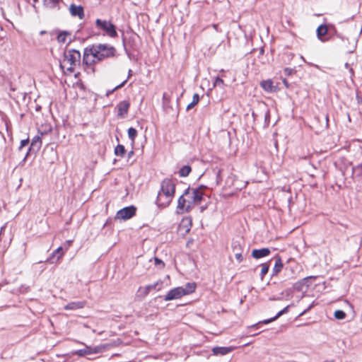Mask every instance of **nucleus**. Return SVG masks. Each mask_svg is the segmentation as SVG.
I'll return each instance as SVG.
<instances>
[{
    "instance_id": "nucleus-21",
    "label": "nucleus",
    "mask_w": 362,
    "mask_h": 362,
    "mask_svg": "<svg viewBox=\"0 0 362 362\" xmlns=\"http://www.w3.org/2000/svg\"><path fill=\"white\" fill-rule=\"evenodd\" d=\"M61 1H62V0H43V4L49 9L59 10V3Z\"/></svg>"
},
{
    "instance_id": "nucleus-29",
    "label": "nucleus",
    "mask_w": 362,
    "mask_h": 362,
    "mask_svg": "<svg viewBox=\"0 0 362 362\" xmlns=\"http://www.w3.org/2000/svg\"><path fill=\"white\" fill-rule=\"evenodd\" d=\"M192 171V168L189 165H186L182 166L179 170V175L180 177H186L187 176L190 172Z\"/></svg>"
},
{
    "instance_id": "nucleus-38",
    "label": "nucleus",
    "mask_w": 362,
    "mask_h": 362,
    "mask_svg": "<svg viewBox=\"0 0 362 362\" xmlns=\"http://www.w3.org/2000/svg\"><path fill=\"white\" fill-rule=\"evenodd\" d=\"M90 354H98L101 352L102 349L100 346H90Z\"/></svg>"
},
{
    "instance_id": "nucleus-41",
    "label": "nucleus",
    "mask_w": 362,
    "mask_h": 362,
    "mask_svg": "<svg viewBox=\"0 0 362 362\" xmlns=\"http://www.w3.org/2000/svg\"><path fill=\"white\" fill-rule=\"evenodd\" d=\"M313 305H314V303H311L308 307V308H306L305 310H304L303 312H301L300 314H299V317L300 316H303V315H305L308 311H309L313 307Z\"/></svg>"
},
{
    "instance_id": "nucleus-40",
    "label": "nucleus",
    "mask_w": 362,
    "mask_h": 362,
    "mask_svg": "<svg viewBox=\"0 0 362 362\" xmlns=\"http://www.w3.org/2000/svg\"><path fill=\"white\" fill-rule=\"evenodd\" d=\"M235 257L236 258V259L239 262H241L243 259V255H242V251H239V252H237L235 253Z\"/></svg>"
},
{
    "instance_id": "nucleus-43",
    "label": "nucleus",
    "mask_w": 362,
    "mask_h": 362,
    "mask_svg": "<svg viewBox=\"0 0 362 362\" xmlns=\"http://www.w3.org/2000/svg\"><path fill=\"white\" fill-rule=\"evenodd\" d=\"M284 74L287 76H290L292 74V73L293 72V70L291 68H285L284 70Z\"/></svg>"
},
{
    "instance_id": "nucleus-32",
    "label": "nucleus",
    "mask_w": 362,
    "mask_h": 362,
    "mask_svg": "<svg viewBox=\"0 0 362 362\" xmlns=\"http://www.w3.org/2000/svg\"><path fill=\"white\" fill-rule=\"evenodd\" d=\"M269 267L270 265L269 262H266L262 264V269L260 273L261 279H263L264 276L268 273Z\"/></svg>"
},
{
    "instance_id": "nucleus-50",
    "label": "nucleus",
    "mask_w": 362,
    "mask_h": 362,
    "mask_svg": "<svg viewBox=\"0 0 362 362\" xmlns=\"http://www.w3.org/2000/svg\"><path fill=\"white\" fill-rule=\"evenodd\" d=\"M283 82H284V85H285L286 87H288V83H287V81H286L285 79L283 81Z\"/></svg>"
},
{
    "instance_id": "nucleus-25",
    "label": "nucleus",
    "mask_w": 362,
    "mask_h": 362,
    "mask_svg": "<svg viewBox=\"0 0 362 362\" xmlns=\"http://www.w3.org/2000/svg\"><path fill=\"white\" fill-rule=\"evenodd\" d=\"M196 284L194 282H188L185 285V287H183V290L185 292V296L189 295L190 293H192L194 292L196 289Z\"/></svg>"
},
{
    "instance_id": "nucleus-23",
    "label": "nucleus",
    "mask_w": 362,
    "mask_h": 362,
    "mask_svg": "<svg viewBox=\"0 0 362 362\" xmlns=\"http://www.w3.org/2000/svg\"><path fill=\"white\" fill-rule=\"evenodd\" d=\"M275 264L272 269V275H276L282 269L284 264L282 260L279 256L275 257Z\"/></svg>"
},
{
    "instance_id": "nucleus-44",
    "label": "nucleus",
    "mask_w": 362,
    "mask_h": 362,
    "mask_svg": "<svg viewBox=\"0 0 362 362\" xmlns=\"http://www.w3.org/2000/svg\"><path fill=\"white\" fill-rule=\"evenodd\" d=\"M334 33H335L336 37L344 40V37L342 36V35L341 33H338L335 29H334Z\"/></svg>"
},
{
    "instance_id": "nucleus-20",
    "label": "nucleus",
    "mask_w": 362,
    "mask_h": 362,
    "mask_svg": "<svg viewBox=\"0 0 362 362\" xmlns=\"http://www.w3.org/2000/svg\"><path fill=\"white\" fill-rule=\"evenodd\" d=\"M233 349L232 347L216 346L213 348L212 351L214 355L224 356L231 352Z\"/></svg>"
},
{
    "instance_id": "nucleus-45",
    "label": "nucleus",
    "mask_w": 362,
    "mask_h": 362,
    "mask_svg": "<svg viewBox=\"0 0 362 362\" xmlns=\"http://www.w3.org/2000/svg\"><path fill=\"white\" fill-rule=\"evenodd\" d=\"M349 66H349V64L348 63H346V64H345V67H346V69H349L350 72H351V74H354V71H353V69H352L351 68H350Z\"/></svg>"
},
{
    "instance_id": "nucleus-28",
    "label": "nucleus",
    "mask_w": 362,
    "mask_h": 362,
    "mask_svg": "<svg viewBox=\"0 0 362 362\" xmlns=\"http://www.w3.org/2000/svg\"><path fill=\"white\" fill-rule=\"evenodd\" d=\"M74 354L77 355L78 356H80V357L85 356L86 355H90V346H86V347L84 349L76 350L74 352Z\"/></svg>"
},
{
    "instance_id": "nucleus-35",
    "label": "nucleus",
    "mask_w": 362,
    "mask_h": 362,
    "mask_svg": "<svg viewBox=\"0 0 362 362\" xmlns=\"http://www.w3.org/2000/svg\"><path fill=\"white\" fill-rule=\"evenodd\" d=\"M232 250L234 253L242 251L240 243L237 240H233L231 245Z\"/></svg>"
},
{
    "instance_id": "nucleus-16",
    "label": "nucleus",
    "mask_w": 362,
    "mask_h": 362,
    "mask_svg": "<svg viewBox=\"0 0 362 362\" xmlns=\"http://www.w3.org/2000/svg\"><path fill=\"white\" fill-rule=\"evenodd\" d=\"M290 306L291 305H288L286 307H285L284 309L280 310L274 317H273L272 318H269V319L264 320L261 321V322H259L256 325H252V328L257 327H258V325L259 324H262V323L266 325V324H269V323L276 320V319H278L279 317H281L284 314H286L288 311V308H290Z\"/></svg>"
},
{
    "instance_id": "nucleus-18",
    "label": "nucleus",
    "mask_w": 362,
    "mask_h": 362,
    "mask_svg": "<svg viewBox=\"0 0 362 362\" xmlns=\"http://www.w3.org/2000/svg\"><path fill=\"white\" fill-rule=\"evenodd\" d=\"M86 305V301H85V300L70 302L64 306V310H76L83 308Z\"/></svg>"
},
{
    "instance_id": "nucleus-10",
    "label": "nucleus",
    "mask_w": 362,
    "mask_h": 362,
    "mask_svg": "<svg viewBox=\"0 0 362 362\" xmlns=\"http://www.w3.org/2000/svg\"><path fill=\"white\" fill-rule=\"evenodd\" d=\"M42 146V140L39 136H35L33 138L28 152L24 158V160L27 158L30 153L36 154Z\"/></svg>"
},
{
    "instance_id": "nucleus-53",
    "label": "nucleus",
    "mask_w": 362,
    "mask_h": 362,
    "mask_svg": "<svg viewBox=\"0 0 362 362\" xmlns=\"http://www.w3.org/2000/svg\"><path fill=\"white\" fill-rule=\"evenodd\" d=\"M38 0H33L34 3L37 2Z\"/></svg>"
},
{
    "instance_id": "nucleus-22",
    "label": "nucleus",
    "mask_w": 362,
    "mask_h": 362,
    "mask_svg": "<svg viewBox=\"0 0 362 362\" xmlns=\"http://www.w3.org/2000/svg\"><path fill=\"white\" fill-rule=\"evenodd\" d=\"M312 278H313V276H307V277H305V278L302 279L301 280L297 281L296 283H295L293 284L294 289L300 291L303 290L304 286H306L308 287V284H307V283H308V280Z\"/></svg>"
},
{
    "instance_id": "nucleus-47",
    "label": "nucleus",
    "mask_w": 362,
    "mask_h": 362,
    "mask_svg": "<svg viewBox=\"0 0 362 362\" xmlns=\"http://www.w3.org/2000/svg\"><path fill=\"white\" fill-rule=\"evenodd\" d=\"M59 66H60V69L64 71V66L63 65V64L61 62L59 63Z\"/></svg>"
},
{
    "instance_id": "nucleus-1",
    "label": "nucleus",
    "mask_w": 362,
    "mask_h": 362,
    "mask_svg": "<svg viewBox=\"0 0 362 362\" xmlns=\"http://www.w3.org/2000/svg\"><path fill=\"white\" fill-rule=\"evenodd\" d=\"M206 187L200 185L198 187L187 188L177 201V211L178 214L189 212L195 205L200 204L204 195Z\"/></svg>"
},
{
    "instance_id": "nucleus-37",
    "label": "nucleus",
    "mask_w": 362,
    "mask_h": 362,
    "mask_svg": "<svg viewBox=\"0 0 362 362\" xmlns=\"http://www.w3.org/2000/svg\"><path fill=\"white\" fill-rule=\"evenodd\" d=\"M223 84H224V82H223V79H221L219 77H216L215 78L214 83V86H223Z\"/></svg>"
},
{
    "instance_id": "nucleus-3",
    "label": "nucleus",
    "mask_w": 362,
    "mask_h": 362,
    "mask_svg": "<svg viewBox=\"0 0 362 362\" xmlns=\"http://www.w3.org/2000/svg\"><path fill=\"white\" fill-rule=\"evenodd\" d=\"M95 28L98 34L106 36L111 39H115L118 37L117 28L112 22V18H96L95 21Z\"/></svg>"
},
{
    "instance_id": "nucleus-26",
    "label": "nucleus",
    "mask_w": 362,
    "mask_h": 362,
    "mask_svg": "<svg viewBox=\"0 0 362 362\" xmlns=\"http://www.w3.org/2000/svg\"><path fill=\"white\" fill-rule=\"evenodd\" d=\"M69 35H71V33L68 31H59L57 37V41L59 43H64L66 41V37Z\"/></svg>"
},
{
    "instance_id": "nucleus-9",
    "label": "nucleus",
    "mask_w": 362,
    "mask_h": 362,
    "mask_svg": "<svg viewBox=\"0 0 362 362\" xmlns=\"http://www.w3.org/2000/svg\"><path fill=\"white\" fill-rule=\"evenodd\" d=\"M185 296L183 287H176L168 291V293L164 297L165 301L173 300L180 298Z\"/></svg>"
},
{
    "instance_id": "nucleus-14",
    "label": "nucleus",
    "mask_w": 362,
    "mask_h": 362,
    "mask_svg": "<svg viewBox=\"0 0 362 362\" xmlns=\"http://www.w3.org/2000/svg\"><path fill=\"white\" fill-rule=\"evenodd\" d=\"M136 37L135 35H132L129 37L127 41H126V40L124 37V35H122V43H123L124 51L127 54L129 53L128 47H129L132 50L136 49V46L135 44Z\"/></svg>"
},
{
    "instance_id": "nucleus-48",
    "label": "nucleus",
    "mask_w": 362,
    "mask_h": 362,
    "mask_svg": "<svg viewBox=\"0 0 362 362\" xmlns=\"http://www.w3.org/2000/svg\"><path fill=\"white\" fill-rule=\"evenodd\" d=\"M133 154H134V151H131L130 152H129V153H128L129 158H131Z\"/></svg>"
},
{
    "instance_id": "nucleus-52",
    "label": "nucleus",
    "mask_w": 362,
    "mask_h": 362,
    "mask_svg": "<svg viewBox=\"0 0 362 362\" xmlns=\"http://www.w3.org/2000/svg\"><path fill=\"white\" fill-rule=\"evenodd\" d=\"M44 33H45V31H44V30L40 32V35H43Z\"/></svg>"
},
{
    "instance_id": "nucleus-36",
    "label": "nucleus",
    "mask_w": 362,
    "mask_h": 362,
    "mask_svg": "<svg viewBox=\"0 0 362 362\" xmlns=\"http://www.w3.org/2000/svg\"><path fill=\"white\" fill-rule=\"evenodd\" d=\"M153 259L155 266L158 269H163L165 267L164 262L160 259L155 257Z\"/></svg>"
},
{
    "instance_id": "nucleus-11",
    "label": "nucleus",
    "mask_w": 362,
    "mask_h": 362,
    "mask_svg": "<svg viewBox=\"0 0 362 362\" xmlns=\"http://www.w3.org/2000/svg\"><path fill=\"white\" fill-rule=\"evenodd\" d=\"M64 250L63 247H59L54 250L49 257L47 259L46 262L49 264H57L64 256Z\"/></svg>"
},
{
    "instance_id": "nucleus-34",
    "label": "nucleus",
    "mask_w": 362,
    "mask_h": 362,
    "mask_svg": "<svg viewBox=\"0 0 362 362\" xmlns=\"http://www.w3.org/2000/svg\"><path fill=\"white\" fill-rule=\"evenodd\" d=\"M352 170L356 176L362 177V163L353 167Z\"/></svg>"
},
{
    "instance_id": "nucleus-6",
    "label": "nucleus",
    "mask_w": 362,
    "mask_h": 362,
    "mask_svg": "<svg viewBox=\"0 0 362 362\" xmlns=\"http://www.w3.org/2000/svg\"><path fill=\"white\" fill-rule=\"evenodd\" d=\"M90 47H86L84 49L83 56V65L84 66L85 71L88 73H93L95 69L93 68V64L99 61H97L96 58L91 53Z\"/></svg>"
},
{
    "instance_id": "nucleus-19",
    "label": "nucleus",
    "mask_w": 362,
    "mask_h": 362,
    "mask_svg": "<svg viewBox=\"0 0 362 362\" xmlns=\"http://www.w3.org/2000/svg\"><path fill=\"white\" fill-rule=\"evenodd\" d=\"M260 86L268 93L275 92L276 90V87L274 86L273 81L271 79L261 81Z\"/></svg>"
},
{
    "instance_id": "nucleus-13",
    "label": "nucleus",
    "mask_w": 362,
    "mask_h": 362,
    "mask_svg": "<svg viewBox=\"0 0 362 362\" xmlns=\"http://www.w3.org/2000/svg\"><path fill=\"white\" fill-rule=\"evenodd\" d=\"M130 103L127 100H122L119 102L117 105V116L124 118L128 113Z\"/></svg>"
},
{
    "instance_id": "nucleus-39",
    "label": "nucleus",
    "mask_w": 362,
    "mask_h": 362,
    "mask_svg": "<svg viewBox=\"0 0 362 362\" xmlns=\"http://www.w3.org/2000/svg\"><path fill=\"white\" fill-rule=\"evenodd\" d=\"M28 144H29L28 138L21 140V145L19 146V150L22 149L24 146H27Z\"/></svg>"
},
{
    "instance_id": "nucleus-51",
    "label": "nucleus",
    "mask_w": 362,
    "mask_h": 362,
    "mask_svg": "<svg viewBox=\"0 0 362 362\" xmlns=\"http://www.w3.org/2000/svg\"><path fill=\"white\" fill-rule=\"evenodd\" d=\"M131 73H132V70H131V69H129V75H128V77H129V76H131Z\"/></svg>"
},
{
    "instance_id": "nucleus-46",
    "label": "nucleus",
    "mask_w": 362,
    "mask_h": 362,
    "mask_svg": "<svg viewBox=\"0 0 362 362\" xmlns=\"http://www.w3.org/2000/svg\"><path fill=\"white\" fill-rule=\"evenodd\" d=\"M126 81H123L121 84H119L117 86H116L115 89H117V88L122 87L124 85V83H126Z\"/></svg>"
},
{
    "instance_id": "nucleus-8",
    "label": "nucleus",
    "mask_w": 362,
    "mask_h": 362,
    "mask_svg": "<svg viewBox=\"0 0 362 362\" xmlns=\"http://www.w3.org/2000/svg\"><path fill=\"white\" fill-rule=\"evenodd\" d=\"M136 208L134 206L124 207L119 210L115 218L122 220H128L135 216Z\"/></svg>"
},
{
    "instance_id": "nucleus-7",
    "label": "nucleus",
    "mask_w": 362,
    "mask_h": 362,
    "mask_svg": "<svg viewBox=\"0 0 362 362\" xmlns=\"http://www.w3.org/2000/svg\"><path fill=\"white\" fill-rule=\"evenodd\" d=\"M162 285L163 281L159 280L154 284L146 285L144 287L140 286L137 291L138 296L141 298H145L152 290L160 291L162 288Z\"/></svg>"
},
{
    "instance_id": "nucleus-42",
    "label": "nucleus",
    "mask_w": 362,
    "mask_h": 362,
    "mask_svg": "<svg viewBox=\"0 0 362 362\" xmlns=\"http://www.w3.org/2000/svg\"><path fill=\"white\" fill-rule=\"evenodd\" d=\"M71 243H72V240H67L64 243V247H63L64 252L69 249V247L71 246Z\"/></svg>"
},
{
    "instance_id": "nucleus-15",
    "label": "nucleus",
    "mask_w": 362,
    "mask_h": 362,
    "mask_svg": "<svg viewBox=\"0 0 362 362\" xmlns=\"http://www.w3.org/2000/svg\"><path fill=\"white\" fill-rule=\"evenodd\" d=\"M271 250L267 247L254 249L252 251V257L255 259H261L270 255Z\"/></svg>"
},
{
    "instance_id": "nucleus-27",
    "label": "nucleus",
    "mask_w": 362,
    "mask_h": 362,
    "mask_svg": "<svg viewBox=\"0 0 362 362\" xmlns=\"http://www.w3.org/2000/svg\"><path fill=\"white\" fill-rule=\"evenodd\" d=\"M125 153H126V149H125V148H124V146L123 145L118 144L115 148V154L117 156L123 158L124 156Z\"/></svg>"
},
{
    "instance_id": "nucleus-17",
    "label": "nucleus",
    "mask_w": 362,
    "mask_h": 362,
    "mask_svg": "<svg viewBox=\"0 0 362 362\" xmlns=\"http://www.w3.org/2000/svg\"><path fill=\"white\" fill-rule=\"evenodd\" d=\"M316 32H317V38L321 42H325L328 40V39L325 37L329 33L328 28L326 25L322 24V25H320V26H318Z\"/></svg>"
},
{
    "instance_id": "nucleus-2",
    "label": "nucleus",
    "mask_w": 362,
    "mask_h": 362,
    "mask_svg": "<svg viewBox=\"0 0 362 362\" xmlns=\"http://www.w3.org/2000/svg\"><path fill=\"white\" fill-rule=\"evenodd\" d=\"M175 183L170 178H165L160 184L156 204L159 208L167 207L173 201L175 193Z\"/></svg>"
},
{
    "instance_id": "nucleus-12",
    "label": "nucleus",
    "mask_w": 362,
    "mask_h": 362,
    "mask_svg": "<svg viewBox=\"0 0 362 362\" xmlns=\"http://www.w3.org/2000/svg\"><path fill=\"white\" fill-rule=\"evenodd\" d=\"M69 11L72 16L78 17L80 20H82L85 17L84 9L82 6H76L74 4L70 5Z\"/></svg>"
},
{
    "instance_id": "nucleus-33",
    "label": "nucleus",
    "mask_w": 362,
    "mask_h": 362,
    "mask_svg": "<svg viewBox=\"0 0 362 362\" xmlns=\"http://www.w3.org/2000/svg\"><path fill=\"white\" fill-rule=\"evenodd\" d=\"M334 316L337 320H344L346 315L344 311L341 310H337L334 312Z\"/></svg>"
},
{
    "instance_id": "nucleus-31",
    "label": "nucleus",
    "mask_w": 362,
    "mask_h": 362,
    "mask_svg": "<svg viewBox=\"0 0 362 362\" xmlns=\"http://www.w3.org/2000/svg\"><path fill=\"white\" fill-rule=\"evenodd\" d=\"M199 101V95L197 93L193 95L192 101L187 106V110L194 107Z\"/></svg>"
},
{
    "instance_id": "nucleus-49",
    "label": "nucleus",
    "mask_w": 362,
    "mask_h": 362,
    "mask_svg": "<svg viewBox=\"0 0 362 362\" xmlns=\"http://www.w3.org/2000/svg\"><path fill=\"white\" fill-rule=\"evenodd\" d=\"M4 230H5V226H3V227L1 228V230H0L1 235L3 233Z\"/></svg>"
},
{
    "instance_id": "nucleus-5",
    "label": "nucleus",
    "mask_w": 362,
    "mask_h": 362,
    "mask_svg": "<svg viewBox=\"0 0 362 362\" xmlns=\"http://www.w3.org/2000/svg\"><path fill=\"white\" fill-rule=\"evenodd\" d=\"M64 61H66L70 66L66 69L69 73H73L75 68L80 65L81 62V53L75 49H70L65 50L63 54Z\"/></svg>"
},
{
    "instance_id": "nucleus-4",
    "label": "nucleus",
    "mask_w": 362,
    "mask_h": 362,
    "mask_svg": "<svg viewBox=\"0 0 362 362\" xmlns=\"http://www.w3.org/2000/svg\"><path fill=\"white\" fill-rule=\"evenodd\" d=\"M90 50L97 61L100 62L117 56V50L115 47L106 43L93 45L90 46Z\"/></svg>"
},
{
    "instance_id": "nucleus-30",
    "label": "nucleus",
    "mask_w": 362,
    "mask_h": 362,
    "mask_svg": "<svg viewBox=\"0 0 362 362\" xmlns=\"http://www.w3.org/2000/svg\"><path fill=\"white\" fill-rule=\"evenodd\" d=\"M129 139L131 140L132 144L134 143L135 139L137 136V130L134 127H130L127 131Z\"/></svg>"
},
{
    "instance_id": "nucleus-24",
    "label": "nucleus",
    "mask_w": 362,
    "mask_h": 362,
    "mask_svg": "<svg viewBox=\"0 0 362 362\" xmlns=\"http://www.w3.org/2000/svg\"><path fill=\"white\" fill-rule=\"evenodd\" d=\"M192 226L191 219L185 218L182 219L180 225V230H185V233H188L190 230Z\"/></svg>"
}]
</instances>
